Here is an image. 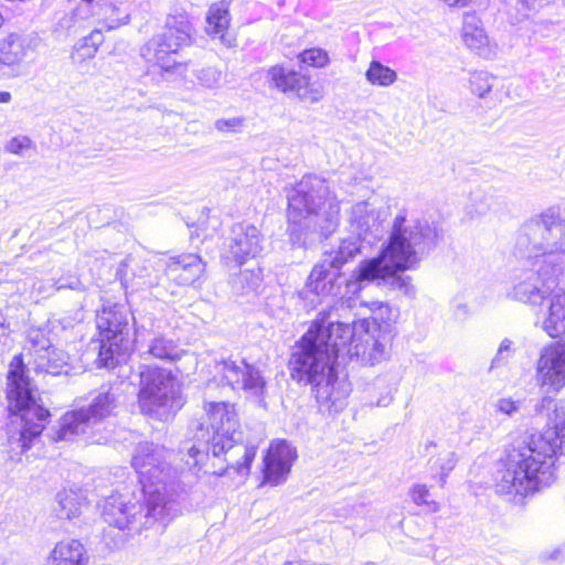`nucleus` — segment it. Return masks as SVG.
I'll return each instance as SVG.
<instances>
[{
    "instance_id": "nucleus-13",
    "label": "nucleus",
    "mask_w": 565,
    "mask_h": 565,
    "mask_svg": "<svg viewBox=\"0 0 565 565\" xmlns=\"http://www.w3.org/2000/svg\"><path fill=\"white\" fill-rule=\"evenodd\" d=\"M361 239L354 235L342 239L338 250L326 255L311 270L306 288L321 297L337 296L342 281L339 270L361 250Z\"/></svg>"
},
{
    "instance_id": "nucleus-17",
    "label": "nucleus",
    "mask_w": 565,
    "mask_h": 565,
    "mask_svg": "<svg viewBox=\"0 0 565 565\" xmlns=\"http://www.w3.org/2000/svg\"><path fill=\"white\" fill-rule=\"evenodd\" d=\"M535 380L547 393H558L565 387V341L550 343L540 350Z\"/></svg>"
},
{
    "instance_id": "nucleus-22",
    "label": "nucleus",
    "mask_w": 565,
    "mask_h": 565,
    "mask_svg": "<svg viewBox=\"0 0 565 565\" xmlns=\"http://www.w3.org/2000/svg\"><path fill=\"white\" fill-rule=\"evenodd\" d=\"M33 50L30 36L10 33L0 40V64L9 67L19 66Z\"/></svg>"
},
{
    "instance_id": "nucleus-5",
    "label": "nucleus",
    "mask_w": 565,
    "mask_h": 565,
    "mask_svg": "<svg viewBox=\"0 0 565 565\" xmlns=\"http://www.w3.org/2000/svg\"><path fill=\"white\" fill-rule=\"evenodd\" d=\"M68 354L54 345L26 362L23 353L15 354L10 361L6 388L8 408L21 422L19 431L9 437L8 451L12 460L20 461L21 455L39 441L51 417L50 411L35 397L36 390L29 377V366L36 374L55 376L68 373Z\"/></svg>"
},
{
    "instance_id": "nucleus-30",
    "label": "nucleus",
    "mask_w": 565,
    "mask_h": 565,
    "mask_svg": "<svg viewBox=\"0 0 565 565\" xmlns=\"http://www.w3.org/2000/svg\"><path fill=\"white\" fill-rule=\"evenodd\" d=\"M55 511L60 518H78L85 504V495L78 489H63L56 494Z\"/></svg>"
},
{
    "instance_id": "nucleus-14",
    "label": "nucleus",
    "mask_w": 565,
    "mask_h": 565,
    "mask_svg": "<svg viewBox=\"0 0 565 565\" xmlns=\"http://www.w3.org/2000/svg\"><path fill=\"white\" fill-rule=\"evenodd\" d=\"M214 379L207 383V388L217 385L220 381L223 386L234 392H244L247 397L263 402L266 396V381L258 367L247 363L244 359L226 358L215 361Z\"/></svg>"
},
{
    "instance_id": "nucleus-24",
    "label": "nucleus",
    "mask_w": 565,
    "mask_h": 565,
    "mask_svg": "<svg viewBox=\"0 0 565 565\" xmlns=\"http://www.w3.org/2000/svg\"><path fill=\"white\" fill-rule=\"evenodd\" d=\"M93 18L107 30H114L128 23L130 17L129 6L126 2L109 0H94Z\"/></svg>"
},
{
    "instance_id": "nucleus-10",
    "label": "nucleus",
    "mask_w": 565,
    "mask_h": 565,
    "mask_svg": "<svg viewBox=\"0 0 565 565\" xmlns=\"http://www.w3.org/2000/svg\"><path fill=\"white\" fill-rule=\"evenodd\" d=\"M141 497L142 501L120 493L107 497L102 512L104 521L121 531L139 533L157 522L170 520L171 507L149 495Z\"/></svg>"
},
{
    "instance_id": "nucleus-28",
    "label": "nucleus",
    "mask_w": 565,
    "mask_h": 565,
    "mask_svg": "<svg viewBox=\"0 0 565 565\" xmlns=\"http://www.w3.org/2000/svg\"><path fill=\"white\" fill-rule=\"evenodd\" d=\"M188 63L189 65L185 70H182V73L179 74L180 76H183L186 79V73L191 72L195 77V84L200 87L209 90H216L222 87L223 72L221 68L214 65L193 63L192 61H189Z\"/></svg>"
},
{
    "instance_id": "nucleus-51",
    "label": "nucleus",
    "mask_w": 565,
    "mask_h": 565,
    "mask_svg": "<svg viewBox=\"0 0 565 565\" xmlns=\"http://www.w3.org/2000/svg\"><path fill=\"white\" fill-rule=\"evenodd\" d=\"M392 399H393L392 395L386 394L385 396L381 397L376 402V406L386 407V406H388L391 404Z\"/></svg>"
},
{
    "instance_id": "nucleus-36",
    "label": "nucleus",
    "mask_w": 565,
    "mask_h": 565,
    "mask_svg": "<svg viewBox=\"0 0 565 565\" xmlns=\"http://www.w3.org/2000/svg\"><path fill=\"white\" fill-rule=\"evenodd\" d=\"M365 78L371 85L388 87L397 81V73L380 61H372L365 72Z\"/></svg>"
},
{
    "instance_id": "nucleus-55",
    "label": "nucleus",
    "mask_w": 565,
    "mask_h": 565,
    "mask_svg": "<svg viewBox=\"0 0 565 565\" xmlns=\"http://www.w3.org/2000/svg\"><path fill=\"white\" fill-rule=\"evenodd\" d=\"M360 305L361 306H366V303L364 301H360Z\"/></svg>"
},
{
    "instance_id": "nucleus-34",
    "label": "nucleus",
    "mask_w": 565,
    "mask_h": 565,
    "mask_svg": "<svg viewBox=\"0 0 565 565\" xmlns=\"http://www.w3.org/2000/svg\"><path fill=\"white\" fill-rule=\"evenodd\" d=\"M263 281L262 269L254 267L252 269L241 270L232 277L231 287L236 295H249L256 292Z\"/></svg>"
},
{
    "instance_id": "nucleus-23",
    "label": "nucleus",
    "mask_w": 565,
    "mask_h": 565,
    "mask_svg": "<svg viewBox=\"0 0 565 565\" xmlns=\"http://www.w3.org/2000/svg\"><path fill=\"white\" fill-rule=\"evenodd\" d=\"M167 270L180 285H191L203 274L204 264L196 254H183L170 258Z\"/></svg>"
},
{
    "instance_id": "nucleus-31",
    "label": "nucleus",
    "mask_w": 565,
    "mask_h": 565,
    "mask_svg": "<svg viewBox=\"0 0 565 565\" xmlns=\"http://www.w3.org/2000/svg\"><path fill=\"white\" fill-rule=\"evenodd\" d=\"M548 0H505L504 11L511 24L524 22L543 8Z\"/></svg>"
},
{
    "instance_id": "nucleus-33",
    "label": "nucleus",
    "mask_w": 565,
    "mask_h": 565,
    "mask_svg": "<svg viewBox=\"0 0 565 565\" xmlns=\"http://www.w3.org/2000/svg\"><path fill=\"white\" fill-rule=\"evenodd\" d=\"M53 345L50 339V330L45 327H31L26 331L25 342L23 345V355L29 361L32 358H39V353Z\"/></svg>"
},
{
    "instance_id": "nucleus-56",
    "label": "nucleus",
    "mask_w": 565,
    "mask_h": 565,
    "mask_svg": "<svg viewBox=\"0 0 565 565\" xmlns=\"http://www.w3.org/2000/svg\"><path fill=\"white\" fill-rule=\"evenodd\" d=\"M0 565H2V563L0 562Z\"/></svg>"
},
{
    "instance_id": "nucleus-20",
    "label": "nucleus",
    "mask_w": 565,
    "mask_h": 565,
    "mask_svg": "<svg viewBox=\"0 0 565 565\" xmlns=\"http://www.w3.org/2000/svg\"><path fill=\"white\" fill-rule=\"evenodd\" d=\"M296 458V449L286 440L271 443L264 457L263 483L271 487L284 483Z\"/></svg>"
},
{
    "instance_id": "nucleus-47",
    "label": "nucleus",
    "mask_w": 565,
    "mask_h": 565,
    "mask_svg": "<svg viewBox=\"0 0 565 565\" xmlns=\"http://www.w3.org/2000/svg\"><path fill=\"white\" fill-rule=\"evenodd\" d=\"M469 315V308L466 303H457L454 309L456 319H465Z\"/></svg>"
},
{
    "instance_id": "nucleus-18",
    "label": "nucleus",
    "mask_w": 565,
    "mask_h": 565,
    "mask_svg": "<svg viewBox=\"0 0 565 565\" xmlns=\"http://www.w3.org/2000/svg\"><path fill=\"white\" fill-rule=\"evenodd\" d=\"M263 241V235L255 225L236 223L231 227L230 234L225 238L223 257L242 266L248 259H254L260 255Z\"/></svg>"
},
{
    "instance_id": "nucleus-48",
    "label": "nucleus",
    "mask_w": 565,
    "mask_h": 565,
    "mask_svg": "<svg viewBox=\"0 0 565 565\" xmlns=\"http://www.w3.org/2000/svg\"><path fill=\"white\" fill-rule=\"evenodd\" d=\"M561 555V550L559 548H555L553 550L552 552H544L541 554V559L543 562H547V561H556L558 559Z\"/></svg>"
},
{
    "instance_id": "nucleus-21",
    "label": "nucleus",
    "mask_w": 565,
    "mask_h": 565,
    "mask_svg": "<svg viewBox=\"0 0 565 565\" xmlns=\"http://www.w3.org/2000/svg\"><path fill=\"white\" fill-rule=\"evenodd\" d=\"M135 342L145 359L149 356L164 361H175L181 358V350L178 344L163 334L151 331L138 333Z\"/></svg>"
},
{
    "instance_id": "nucleus-49",
    "label": "nucleus",
    "mask_w": 565,
    "mask_h": 565,
    "mask_svg": "<svg viewBox=\"0 0 565 565\" xmlns=\"http://www.w3.org/2000/svg\"><path fill=\"white\" fill-rule=\"evenodd\" d=\"M552 405H554V401L551 397H543L536 405V412H541L542 408H551Z\"/></svg>"
},
{
    "instance_id": "nucleus-3",
    "label": "nucleus",
    "mask_w": 565,
    "mask_h": 565,
    "mask_svg": "<svg viewBox=\"0 0 565 565\" xmlns=\"http://www.w3.org/2000/svg\"><path fill=\"white\" fill-rule=\"evenodd\" d=\"M565 447V401L554 405L546 428L515 439L498 461L494 489L522 504L555 479V457Z\"/></svg>"
},
{
    "instance_id": "nucleus-32",
    "label": "nucleus",
    "mask_w": 565,
    "mask_h": 565,
    "mask_svg": "<svg viewBox=\"0 0 565 565\" xmlns=\"http://www.w3.org/2000/svg\"><path fill=\"white\" fill-rule=\"evenodd\" d=\"M462 39L472 51L480 53L488 45V36L475 13H466L462 24Z\"/></svg>"
},
{
    "instance_id": "nucleus-35",
    "label": "nucleus",
    "mask_w": 565,
    "mask_h": 565,
    "mask_svg": "<svg viewBox=\"0 0 565 565\" xmlns=\"http://www.w3.org/2000/svg\"><path fill=\"white\" fill-rule=\"evenodd\" d=\"M458 461V456L455 451L444 450L437 456L428 460V468L433 478H438L439 483L444 487L446 478L450 471L454 470Z\"/></svg>"
},
{
    "instance_id": "nucleus-41",
    "label": "nucleus",
    "mask_w": 565,
    "mask_h": 565,
    "mask_svg": "<svg viewBox=\"0 0 565 565\" xmlns=\"http://www.w3.org/2000/svg\"><path fill=\"white\" fill-rule=\"evenodd\" d=\"M429 491L425 484H415L411 490V497L417 505H427L429 511L436 512L439 510V505L435 501H429L427 498Z\"/></svg>"
},
{
    "instance_id": "nucleus-37",
    "label": "nucleus",
    "mask_w": 565,
    "mask_h": 565,
    "mask_svg": "<svg viewBox=\"0 0 565 565\" xmlns=\"http://www.w3.org/2000/svg\"><path fill=\"white\" fill-rule=\"evenodd\" d=\"M103 42L104 35L102 30L94 29L76 44L75 49L82 58H92Z\"/></svg>"
},
{
    "instance_id": "nucleus-46",
    "label": "nucleus",
    "mask_w": 565,
    "mask_h": 565,
    "mask_svg": "<svg viewBox=\"0 0 565 565\" xmlns=\"http://www.w3.org/2000/svg\"><path fill=\"white\" fill-rule=\"evenodd\" d=\"M81 280L77 277H71L67 281H56V290L72 289L76 290L81 288Z\"/></svg>"
},
{
    "instance_id": "nucleus-53",
    "label": "nucleus",
    "mask_w": 565,
    "mask_h": 565,
    "mask_svg": "<svg viewBox=\"0 0 565 565\" xmlns=\"http://www.w3.org/2000/svg\"><path fill=\"white\" fill-rule=\"evenodd\" d=\"M382 306H383L382 302L373 301L370 303V309H371V311H374L375 309L382 308Z\"/></svg>"
},
{
    "instance_id": "nucleus-6",
    "label": "nucleus",
    "mask_w": 565,
    "mask_h": 565,
    "mask_svg": "<svg viewBox=\"0 0 565 565\" xmlns=\"http://www.w3.org/2000/svg\"><path fill=\"white\" fill-rule=\"evenodd\" d=\"M290 235L298 241L305 235L321 238L331 235L339 225L340 201L331 191L330 182L319 175L308 174L295 184L287 195Z\"/></svg>"
},
{
    "instance_id": "nucleus-15",
    "label": "nucleus",
    "mask_w": 565,
    "mask_h": 565,
    "mask_svg": "<svg viewBox=\"0 0 565 565\" xmlns=\"http://www.w3.org/2000/svg\"><path fill=\"white\" fill-rule=\"evenodd\" d=\"M241 434H233L221 441L223 449L216 451L214 447H205L201 449L193 445L188 449L185 462L190 468L200 470L204 465V459L212 452L213 457L224 455V461L227 468L234 469L237 473H247L249 466L256 456V447L239 441Z\"/></svg>"
},
{
    "instance_id": "nucleus-11",
    "label": "nucleus",
    "mask_w": 565,
    "mask_h": 565,
    "mask_svg": "<svg viewBox=\"0 0 565 565\" xmlns=\"http://www.w3.org/2000/svg\"><path fill=\"white\" fill-rule=\"evenodd\" d=\"M192 32L193 28L186 12L174 9L167 15L163 31L154 34L141 46L140 55L163 72L181 74L189 63H171L170 56L191 44Z\"/></svg>"
},
{
    "instance_id": "nucleus-54",
    "label": "nucleus",
    "mask_w": 565,
    "mask_h": 565,
    "mask_svg": "<svg viewBox=\"0 0 565 565\" xmlns=\"http://www.w3.org/2000/svg\"><path fill=\"white\" fill-rule=\"evenodd\" d=\"M291 565H306L305 563H294Z\"/></svg>"
},
{
    "instance_id": "nucleus-7",
    "label": "nucleus",
    "mask_w": 565,
    "mask_h": 565,
    "mask_svg": "<svg viewBox=\"0 0 565 565\" xmlns=\"http://www.w3.org/2000/svg\"><path fill=\"white\" fill-rule=\"evenodd\" d=\"M139 379L138 405L143 415L167 422L184 406L181 384L171 371L140 365Z\"/></svg>"
},
{
    "instance_id": "nucleus-12",
    "label": "nucleus",
    "mask_w": 565,
    "mask_h": 565,
    "mask_svg": "<svg viewBox=\"0 0 565 565\" xmlns=\"http://www.w3.org/2000/svg\"><path fill=\"white\" fill-rule=\"evenodd\" d=\"M129 318V310L119 303L104 306L97 313L100 366L115 367L126 360L134 344Z\"/></svg>"
},
{
    "instance_id": "nucleus-26",
    "label": "nucleus",
    "mask_w": 565,
    "mask_h": 565,
    "mask_svg": "<svg viewBox=\"0 0 565 565\" xmlns=\"http://www.w3.org/2000/svg\"><path fill=\"white\" fill-rule=\"evenodd\" d=\"M47 565H88V556L79 541H62L52 551Z\"/></svg>"
},
{
    "instance_id": "nucleus-25",
    "label": "nucleus",
    "mask_w": 565,
    "mask_h": 565,
    "mask_svg": "<svg viewBox=\"0 0 565 565\" xmlns=\"http://www.w3.org/2000/svg\"><path fill=\"white\" fill-rule=\"evenodd\" d=\"M230 6L225 0L212 3L206 14V32L218 39L226 46H232L234 40L228 35Z\"/></svg>"
},
{
    "instance_id": "nucleus-52",
    "label": "nucleus",
    "mask_w": 565,
    "mask_h": 565,
    "mask_svg": "<svg viewBox=\"0 0 565 565\" xmlns=\"http://www.w3.org/2000/svg\"><path fill=\"white\" fill-rule=\"evenodd\" d=\"M12 96L9 92H0V103H10Z\"/></svg>"
},
{
    "instance_id": "nucleus-40",
    "label": "nucleus",
    "mask_w": 565,
    "mask_h": 565,
    "mask_svg": "<svg viewBox=\"0 0 565 565\" xmlns=\"http://www.w3.org/2000/svg\"><path fill=\"white\" fill-rule=\"evenodd\" d=\"M298 60L301 64H306L308 66L322 68L327 66L330 62L329 55L327 51L320 47H312L309 50L302 51L298 55Z\"/></svg>"
},
{
    "instance_id": "nucleus-39",
    "label": "nucleus",
    "mask_w": 565,
    "mask_h": 565,
    "mask_svg": "<svg viewBox=\"0 0 565 565\" xmlns=\"http://www.w3.org/2000/svg\"><path fill=\"white\" fill-rule=\"evenodd\" d=\"M494 76L486 71H475L470 73L469 88L472 94L480 98L487 96L493 86Z\"/></svg>"
},
{
    "instance_id": "nucleus-38",
    "label": "nucleus",
    "mask_w": 565,
    "mask_h": 565,
    "mask_svg": "<svg viewBox=\"0 0 565 565\" xmlns=\"http://www.w3.org/2000/svg\"><path fill=\"white\" fill-rule=\"evenodd\" d=\"M516 353L514 341L509 338L502 339L494 356L491 360L489 371L507 366Z\"/></svg>"
},
{
    "instance_id": "nucleus-45",
    "label": "nucleus",
    "mask_w": 565,
    "mask_h": 565,
    "mask_svg": "<svg viewBox=\"0 0 565 565\" xmlns=\"http://www.w3.org/2000/svg\"><path fill=\"white\" fill-rule=\"evenodd\" d=\"M30 147L31 140L28 137L23 136L12 138L7 146V149L11 153L20 154L23 150L29 149Z\"/></svg>"
},
{
    "instance_id": "nucleus-4",
    "label": "nucleus",
    "mask_w": 565,
    "mask_h": 565,
    "mask_svg": "<svg viewBox=\"0 0 565 565\" xmlns=\"http://www.w3.org/2000/svg\"><path fill=\"white\" fill-rule=\"evenodd\" d=\"M443 237L441 230L427 220L406 221L405 215L394 218L387 245L376 257L360 263L354 277L347 280L345 292L337 302L342 310L356 306V296L363 289V282L377 281L390 286L405 296H414L415 287L409 276L401 271L414 268L423 257L434 250Z\"/></svg>"
},
{
    "instance_id": "nucleus-50",
    "label": "nucleus",
    "mask_w": 565,
    "mask_h": 565,
    "mask_svg": "<svg viewBox=\"0 0 565 565\" xmlns=\"http://www.w3.org/2000/svg\"><path fill=\"white\" fill-rule=\"evenodd\" d=\"M450 7H466L469 4L470 0H443Z\"/></svg>"
},
{
    "instance_id": "nucleus-27",
    "label": "nucleus",
    "mask_w": 565,
    "mask_h": 565,
    "mask_svg": "<svg viewBox=\"0 0 565 565\" xmlns=\"http://www.w3.org/2000/svg\"><path fill=\"white\" fill-rule=\"evenodd\" d=\"M268 78L271 86L285 94L294 93L297 95L300 87H302L301 85H306L307 83L306 75L280 65H275L269 68Z\"/></svg>"
},
{
    "instance_id": "nucleus-19",
    "label": "nucleus",
    "mask_w": 565,
    "mask_h": 565,
    "mask_svg": "<svg viewBox=\"0 0 565 565\" xmlns=\"http://www.w3.org/2000/svg\"><path fill=\"white\" fill-rule=\"evenodd\" d=\"M386 216V210L377 207L374 202L367 200L358 202L351 207L348 221L352 234L371 244L372 239L381 237Z\"/></svg>"
},
{
    "instance_id": "nucleus-16",
    "label": "nucleus",
    "mask_w": 565,
    "mask_h": 565,
    "mask_svg": "<svg viewBox=\"0 0 565 565\" xmlns=\"http://www.w3.org/2000/svg\"><path fill=\"white\" fill-rule=\"evenodd\" d=\"M238 420L235 406L226 402H210L205 406V415L198 426L195 435L204 448L214 447L216 451L224 447L221 441L230 435L237 434Z\"/></svg>"
},
{
    "instance_id": "nucleus-29",
    "label": "nucleus",
    "mask_w": 565,
    "mask_h": 565,
    "mask_svg": "<svg viewBox=\"0 0 565 565\" xmlns=\"http://www.w3.org/2000/svg\"><path fill=\"white\" fill-rule=\"evenodd\" d=\"M94 0H79L76 7L64 14L57 22V29L67 34L77 33L85 26V22L93 18Z\"/></svg>"
},
{
    "instance_id": "nucleus-44",
    "label": "nucleus",
    "mask_w": 565,
    "mask_h": 565,
    "mask_svg": "<svg viewBox=\"0 0 565 565\" xmlns=\"http://www.w3.org/2000/svg\"><path fill=\"white\" fill-rule=\"evenodd\" d=\"M521 405V401H513L512 398L503 397L498 399L495 403V409L501 414L513 416L520 411Z\"/></svg>"
},
{
    "instance_id": "nucleus-42",
    "label": "nucleus",
    "mask_w": 565,
    "mask_h": 565,
    "mask_svg": "<svg viewBox=\"0 0 565 565\" xmlns=\"http://www.w3.org/2000/svg\"><path fill=\"white\" fill-rule=\"evenodd\" d=\"M243 124H244V118L243 117H232V118H227V119H217L215 122H214V127L217 131L222 132V134H235V132H238L242 127H243Z\"/></svg>"
},
{
    "instance_id": "nucleus-1",
    "label": "nucleus",
    "mask_w": 565,
    "mask_h": 565,
    "mask_svg": "<svg viewBox=\"0 0 565 565\" xmlns=\"http://www.w3.org/2000/svg\"><path fill=\"white\" fill-rule=\"evenodd\" d=\"M340 310L335 303L328 311H320L289 360L291 377L298 383L310 384L320 409L328 414L341 412L352 391L347 372L339 369V358L344 353L366 354V350H361L356 343L362 332L366 337L365 343L372 345L371 359H377L384 351V347L369 334V318L342 322Z\"/></svg>"
},
{
    "instance_id": "nucleus-2",
    "label": "nucleus",
    "mask_w": 565,
    "mask_h": 565,
    "mask_svg": "<svg viewBox=\"0 0 565 565\" xmlns=\"http://www.w3.org/2000/svg\"><path fill=\"white\" fill-rule=\"evenodd\" d=\"M514 254L522 262L515 269L507 297L541 306L550 299L542 329L551 337L565 334V218L545 212L525 222L516 236Z\"/></svg>"
},
{
    "instance_id": "nucleus-8",
    "label": "nucleus",
    "mask_w": 565,
    "mask_h": 565,
    "mask_svg": "<svg viewBox=\"0 0 565 565\" xmlns=\"http://www.w3.org/2000/svg\"><path fill=\"white\" fill-rule=\"evenodd\" d=\"M171 456L172 452L163 446L140 443L135 449L131 465L138 475L142 495L172 508L178 476L171 466Z\"/></svg>"
},
{
    "instance_id": "nucleus-9",
    "label": "nucleus",
    "mask_w": 565,
    "mask_h": 565,
    "mask_svg": "<svg viewBox=\"0 0 565 565\" xmlns=\"http://www.w3.org/2000/svg\"><path fill=\"white\" fill-rule=\"evenodd\" d=\"M119 404L117 390L108 387L95 394L86 406L65 413L54 440H74L82 437L92 444H103L107 438L102 434L104 422L115 415Z\"/></svg>"
},
{
    "instance_id": "nucleus-43",
    "label": "nucleus",
    "mask_w": 565,
    "mask_h": 565,
    "mask_svg": "<svg viewBox=\"0 0 565 565\" xmlns=\"http://www.w3.org/2000/svg\"><path fill=\"white\" fill-rule=\"evenodd\" d=\"M300 89L297 93V97L302 100L310 103H318L322 99L323 93L319 87H313L310 85V78L307 76L306 85H301Z\"/></svg>"
}]
</instances>
